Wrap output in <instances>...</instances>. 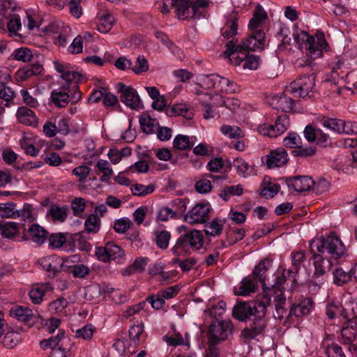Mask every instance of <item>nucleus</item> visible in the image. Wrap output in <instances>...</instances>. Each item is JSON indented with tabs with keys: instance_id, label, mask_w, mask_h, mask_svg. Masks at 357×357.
I'll return each mask as SVG.
<instances>
[{
	"instance_id": "6e6552de",
	"label": "nucleus",
	"mask_w": 357,
	"mask_h": 357,
	"mask_svg": "<svg viewBox=\"0 0 357 357\" xmlns=\"http://www.w3.org/2000/svg\"><path fill=\"white\" fill-rule=\"evenodd\" d=\"M118 93H121V101L132 109L139 110L143 108V104L137 91L131 86L119 82L116 84Z\"/></svg>"
},
{
	"instance_id": "423d86ee",
	"label": "nucleus",
	"mask_w": 357,
	"mask_h": 357,
	"mask_svg": "<svg viewBox=\"0 0 357 357\" xmlns=\"http://www.w3.org/2000/svg\"><path fill=\"white\" fill-rule=\"evenodd\" d=\"M314 86V73L304 74L287 86L284 91L294 98H305L309 96Z\"/></svg>"
},
{
	"instance_id": "412c9836",
	"label": "nucleus",
	"mask_w": 357,
	"mask_h": 357,
	"mask_svg": "<svg viewBox=\"0 0 357 357\" xmlns=\"http://www.w3.org/2000/svg\"><path fill=\"white\" fill-rule=\"evenodd\" d=\"M211 99H214L213 105L216 107L225 106L231 112L236 111L241 105V101L237 98H228L224 99L220 95L215 93L210 95Z\"/></svg>"
},
{
	"instance_id": "ea45409f",
	"label": "nucleus",
	"mask_w": 357,
	"mask_h": 357,
	"mask_svg": "<svg viewBox=\"0 0 357 357\" xmlns=\"http://www.w3.org/2000/svg\"><path fill=\"white\" fill-rule=\"evenodd\" d=\"M194 145V142H192L190 137L187 135H177L173 141V147L179 151H186L191 149Z\"/></svg>"
},
{
	"instance_id": "4468645a",
	"label": "nucleus",
	"mask_w": 357,
	"mask_h": 357,
	"mask_svg": "<svg viewBox=\"0 0 357 357\" xmlns=\"http://www.w3.org/2000/svg\"><path fill=\"white\" fill-rule=\"evenodd\" d=\"M286 183L289 188H293L295 191L302 192L312 189L314 185V181L310 176H298L295 177H289L285 178Z\"/></svg>"
},
{
	"instance_id": "338daca9",
	"label": "nucleus",
	"mask_w": 357,
	"mask_h": 357,
	"mask_svg": "<svg viewBox=\"0 0 357 357\" xmlns=\"http://www.w3.org/2000/svg\"><path fill=\"white\" fill-rule=\"evenodd\" d=\"M70 273L75 278H84L90 273V268L84 264H76L71 268Z\"/></svg>"
},
{
	"instance_id": "603ef678",
	"label": "nucleus",
	"mask_w": 357,
	"mask_h": 357,
	"mask_svg": "<svg viewBox=\"0 0 357 357\" xmlns=\"http://www.w3.org/2000/svg\"><path fill=\"white\" fill-rule=\"evenodd\" d=\"M8 18L9 20L7 22V27L10 36H17V31H19L22 26L20 17L19 15L14 13Z\"/></svg>"
},
{
	"instance_id": "f3484780",
	"label": "nucleus",
	"mask_w": 357,
	"mask_h": 357,
	"mask_svg": "<svg viewBox=\"0 0 357 357\" xmlns=\"http://www.w3.org/2000/svg\"><path fill=\"white\" fill-rule=\"evenodd\" d=\"M271 261L268 259L260 261L259 264L255 266L252 270V275H250L257 282L261 284L264 290L267 289L268 291H271V289L266 287V274L271 266Z\"/></svg>"
},
{
	"instance_id": "5701e85b",
	"label": "nucleus",
	"mask_w": 357,
	"mask_h": 357,
	"mask_svg": "<svg viewBox=\"0 0 357 357\" xmlns=\"http://www.w3.org/2000/svg\"><path fill=\"white\" fill-rule=\"evenodd\" d=\"M267 13L260 5L256 6L248 27L251 31L260 30L259 28L267 19Z\"/></svg>"
},
{
	"instance_id": "bb28decb",
	"label": "nucleus",
	"mask_w": 357,
	"mask_h": 357,
	"mask_svg": "<svg viewBox=\"0 0 357 357\" xmlns=\"http://www.w3.org/2000/svg\"><path fill=\"white\" fill-rule=\"evenodd\" d=\"M0 234L6 238H15L19 234L18 224L13 222H0Z\"/></svg>"
},
{
	"instance_id": "1a4fd4ad",
	"label": "nucleus",
	"mask_w": 357,
	"mask_h": 357,
	"mask_svg": "<svg viewBox=\"0 0 357 357\" xmlns=\"http://www.w3.org/2000/svg\"><path fill=\"white\" fill-rule=\"evenodd\" d=\"M96 255L100 261L107 262L109 260L120 261L124 257V251L113 242H108L105 247H98Z\"/></svg>"
},
{
	"instance_id": "f257e3e1",
	"label": "nucleus",
	"mask_w": 357,
	"mask_h": 357,
	"mask_svg": "<svg viewBox=\"0 0 357 357\" xmlns=\"http://www.w3.org/2000/svg\"><path fill=\"white\" fill-rule=\"evenodd\" d=\"M271 304V296L265 291L260 298L250 302H240L234 305L232 316L240 321H245L254 317L249 326L241 331L243 338L252 340L262 334L266 327L265 315L267 307Z\"/></svg>"
},
{
	"instance_id": "49530a36",
	"label": "nucleus",
	"mask_w": 357,
	"mask_h": 357,
	"mask_svg": "<svg viewBox=\"0 0 357 357\" xmlns=\"http://www.w3.org/2000/svg\"><path fill=\"white\" fill-rule=\"evenodd\" d=\"M221 132L229 138L239 139L243 137L242 130L236 126L223 125L220 128Z\"/></svg>"
},
{
	"instance_id": "a878e982",
	"label": "nucleus",
	"mask_w": 357,
	"mask_h": 357,
	"mask_svg": "<svg viewBox=\"0 0 357 357\" xmlns=\"http://www.w3.org/2000/svg\"><path fill=\"white\" fill-rule=\"evenodd\" d=\"M43 67L38 63H33L29 66L20 68L17 72V79L23 82L32 76H36L41 73Z\"/></svg>"
},
{
	"instance_id": "20e7f679",
	"label": "nucleus",
	"mask_w": 357,
	"mask_h": 357,
	"mask_svg": "<svg viewBox=\"0 0 357 357\" xmlns=\"http://www.w3.org/2000/svg\"><path fill=\"white\" fill-rule=\"evenodd\" d=\"M183 229L185 233L180 236L171 250L175 256L189 255L192 251L199 250L204 244L201 231L196 229L186 230L185 226L181 227L179 231L181 232Z\"/></svg>"
},
{
	"instance_id": "bf43d9fd",
	"label": "nucleus",
	"mask_w": 357,
	"mask_h": 357,
	"mask_svg": "<svg viewBox=\"0 0 357 357\" xmlns=\"http://www.w3.org/2000/svg\"><path fill=\"white\" fill-rule=\"evenodd\" d=\"M95 331V328L92 324H87L75 331V337L82 338L84 340L91 339Z\"/></svg>"
},
{
	"instance_id": "37998d69",
	"label": "nucleus",
	"mask_w": 357,
	"mask_h": 357,
	"mask_svg": "<svg viewBox=\"0 0 357 357\" xmlns=\"http://www.w3.org/2000/svg\"><path fill=\"white\" fill-rule=\"evenodd\" d=\"M290 123L289 116L286 114L280 115L276 119L275 124L272 125L274 128L276 137L284 133L289 127Z\"/></svg>"
},
{
	"instance_id": "4d7b16f0",
	"label": "nucleus",
	"mask_w": 357,
	"mask_h": 357,
	"mask_svg": "<svg viewBox=\"0 0 357 357\" xmlns=\"http://www.w3.org/2000/svg\"><path fill=\"white\" fill-rule=\"evenodd\" d=\"M38 263L44 270L50 273V275H56L59 271L53 259L50 257L42 258L38 261Z\"/></svg>"
},
{
	"instance_id": "9b49d317",
	"label": "nucleus",
	"mask_w": 357,
	"mask_h": 357,
	"mask_svg": "<svg viewBox=\"0 0 357 357\" xmlns=\"http://www.w3.org/2000/svg\"><path fill=\"white\" fill-rule=\"evenodd\" d=\"M210 207L208 204H198L185 215V220L190 224L204 223L208 220Z\"/></svg>"
},
{
	"instance_id": "052dcab7",
	"label": "nucleus",
	"mask_w": 357,
	"mask_h": 357,
	"mask_svg": "<svg viewBox=\"0 0 357 357\" xmlns=\"http://www.w3.org/2000/svg\"><path fill=\"white\" fill-rule=\"evenodd\" d=\"M317 149L314 146L303 147L300 145L296 150L292 151L294 155L301 158H307L314 155L316 153Z\"/></svg>"
},
{
	"instance_id": "c85d7f7f",
	"label": "nucleus",
	"mask_w": 357,
	"mask_h": 357,
	"mask_svg": "<svg viewBox=\"0 0 357 357\" xmlns=\"http://www.w3.org/2000/svg\"><path fill=\"white\" fill-rule=\"evenodd\" d=\"M257 284L255 279L248 275L243 279L238 287V291L236 294L240 296H248L256 291Z\"/></svg>"
},
{
	"instance_id": "f704fd0d",
	"label": "nucleus",
	"mask_w": 357,
	"mask_h": 357,
	"mask_svg": "<svg viewBox=\"0 0 357 357\" xmlns=\"http://www.w3.org/2000/svg\"><path fill=\"white\" fill-rule=\"evenodd\" d=\"M98 17L99 22L97 24V29L102 33L110 31L114 25V17L109 13H99Z\"/></svg>"
},
{
	"instance_id": "ddd939ff",
	"label": "nucleus",
	"mask_w": 357,
	"mask_h": 357,
	"mask_svg": "<svg viewBox=\"0 0 357 357\" xmlns=\"http://www.w3.org/2000/svg\"><path fill=\"white\" fill-rule=\"evenodd\" d=\"M313 253V264H314V277L319 278L326 273L329 272L333 266L332 259L327 257L321 253H316L315 250Z\"/></svg>"
},
{
	"instance_id": "9d476101",
	"label": "nucleus",
	"mask_w": 357,
	"mask_h": 357,
	"mask_svg": "<svg viewBox=\"0 0 357 357\" xmlns=\"http://www.w3.org/2000/svg\"><path fill=\"white\" fill-rule=\"evenodd\" d=\"M314 306L312 298H306L301 301L298 303L291 305L290 310L284 319L283 325L288 326L290 325L293 316L296 317H305L310 314Z\"/></svg>"
},
{
	"instance_id": "4be33fe9",
	"label": "nucleus",
	"mask_w": 357,
	"mask_h": 357,
	"mask_svg": "<svg viewBox=\"0 0 357 357\" xmlns=\"http://www.w3.org/2000/svg\"><path fill=\"white\" fill-rule=\"evenodd\" d=\"M16 116L20 123L33 126L38 124V119L35 113L26 107H19L17 110Z\"/></svg>"
},
{
	"instance_id": "c03bdc74",
	"label": "nucleus",
	"mask_w": 357,
	"mask_h": 357,
	"mask_svg": "<svg viewBox=\"0 0 357 357\" xmlns=\"http://www.w3.org/2000/svg\"><path fill=\"white\" fill-rule=\"evenodd\" d=\"M154 234L155 236V242L157 246L162 250L167 249L171 238L170 232L166 230L156 231L154 232Z\"/></svg>"
},
{
	"instance_id": "0e129e2a",
	"label": "nucleus",
	"mask_w": 357,
	"mask_h": 357,
	"mask_svg": "<svg viewBox=\"0 0 357 357\" xmlns=\"http://www.w3.org/2000/svg\"><path fill=\"white\" fill-rule=\"evenodd\" d=\"M218 79V75H205L199 84L204 89H216Z\"/></svg>"
},
{
	"instance_id": "dca6fc26",
	"label": "nucleus",
	"mask_w": 357,
	"mask_h": 357,
	"mask_svg": "<svg viewBox=\"0 0 357 357\" xmlns=\"http://www.w3.org/2000/svg\"><path fill=\"white\" fill-rule=\"evenodd\" d=\"M342 343L348 346L351 353L357 351V331L353 326H344L341 331Z\"/></svg>"
},
{
	"instance_id": "c9c22d12",
	"label": "nucleus",
	"mask_w": 357,
	"mask_h": 357,
	"mask_svg": "<svg viewBox=\"0 0 357 357\" xmlns=\"http://www.w3.org/2000/svg\"><path fill=\"white\" fill-rule=\"evenodd\" d=\"M223 222L219 218H215L204 225V232L206 236H219L223 229Z\"/></svg>"
},
{
	"instance_id": "864d4df0",
	"label": "nucleus",
	"mask_w": 357,
	"mask_h": 357,
	"mask_svg": "<svg viewBox=\"0 0 357 357\" xmlns=\"http://www.w3.org/2000/svg\"><path fill=\"white\" fill-rule=\"evenodd\" d=\"M15 97V91L5 83H0V98L6 102V106L9 107V102Z\"/></svg>"
},
{
	"instance_id": "79ce46f5",
	"label": "nucleus",
	"mask_w": 357,
	"mask_h": 357,
	"mask_svg": "<svg viewBox=\"0 0 357 357\" xmlns=\"http://www.w3.org/2000/svg\"><path fill=\"white\" fill-rule=\"evenodd\" d=\"M100 227V219L96 214L89 215L85 220L84 229L88 233H97Z\"/></svg>"
},
{
	"instance_id": "a211bd4d",
	"label": "nucleus",
	"mask_w": 357,
	"mask_h": 357,
	"mask_svg": "<svg viewBox=\"0 0 357 357\" xmlns=\"http://www.w3.org/2000/svg\"><path fill=\"white\" fill-rule=\"evenodd\" d=\"M287 94L284 91V93L273 96L271 98V105L278 110L285 112H291L294 107V100Z\"/></svg>"
},
{
	"instance_id": "de8ad7c7",
	"label": "nucleus",
	"mask_w": 357,
	"mask_h": 357,
	"mask_svg": "<svg viewBox=\"0 0 357 357\" xmlns=\"http://www.w3.org/2000/svg\"><path fill=\"white\" fill-rule=\"evenodd\" d=\"M109 166V162L105 160H100L97 162L96 167L102 173V175L100 178V181L106 182L112 176L113 172Z\"/></svg>"
},
{
	"instance_id": "0eeeda50",
	"label": "nucleus",
	"mask_w": 357,
	"mask_h": 357,
	"mask_svg": "<svg viewBox=\"0 0 357 357\" xmlns=\"http://www.w3.org/2000/svg\"><path fill=\"white\" fill-rule=\"evenodd\" d=\"M233 332V324L229 320L213 321L208 329L209 344L215 345L226 340Z\"/></svg>"
},
{
	"instance_id": "cd10ccee",
	"label": "nucleus",
	"mask_w": 357,
	"mask_h": 357,
	"mask_svg": "<svg viewBox=\"0 0 357 357\" xmlns=\"http://www.w3.org/2000/svg\"><path fill=\"white\" fill-rule=\"evenodd\" d=\"M318 121L326 129L338 134H342L344 132V120L322 116Z\"/></svg>"
},
{
	"instance_id": "13d9d810",
	"label": "nucleus",
	"mask_w": 357,
	"mask_h": 357,
	"mask_svg": "<svg viewBox=\"0 0 357 357\" xmlns=\"http://www.w3.org/2000/svg\"><path fill=\"white\" fill-rule=\"evenodd\" d=\"M188 111V107L185 104H174L171 107H168L166 113L168 116H185Z\"/></svg>"
},
{
	"instance_id": "b1692460",
	"label": "nucleus",
	"mask_w": 357,
	"mask_h": 357,
	"mask_svg": "<svg viewBox=\"0 0 357 357\" xmlns=\"http://www.w3.org/2000/svg\"><path fill=\"white\" fill-rule=\"evenodd\" d=\"M27 234L32 241L38 245L43 244L47 238L48 232L38 224L31 225L28 229Z\"/></svg>"
},
{
	"instance_id": "aec40b11",
	"label": "nucleus",
	"mask_w": 357,
	"mask_h": 357,
	"mask_svg": "<svg viewBox=\"0 0 357 357\" xmlns=\"http://www.w3.org/2000/svg\"><path fill=\"white\" fill-rule=\"evenodd\" d=\"M250 36L244 40L249 50L262 49L265 40V33L262 30L252 31Z\"/></svg>"
},
{
	"instance_id": "c756f323",
	"label": "nucleus",
	"mask_w": 357,
	"mask_h": 357,
	"mask_svg": "<svg viewBox=\"0 0 357 357\" xmlns=\"http://www.w3.org/2000/svg\"><path fill=\"white\" fill-rule=\"evenodd\" d=\"M206 177L199 179L195 183V189L199 193H207L211 190L212 185L207 178H212L213 181L227 178L226 176H214L211 174H206Z\"/></svg>"
},
{
	"instance_id": "4c0bfd02",
	"label": "nucleus",
	"mask_w": 357,
	"mask_h": 357,
	"mask_svg": "<svg viewBox=\"0 0 357 357\" xmlns=\"http://www.w3.org/2000/svg\"><path fill=\"white\" fill-rule=\"evenodd\" d=\"M243 192V188L241 184L236 185H227L221 190L219 196L224 201L227 202L231 197L240 196Z\"/></svg>"
},
{
	"instance_id": "f03ea898",
	"label": "nucleus",
	"mask_w": 357,
	"mask_h": 357,
	"mask_svg": "<svg viewBox=\"0 0 357 357\" xmlns=\"http://www.w3.org/2000/svg\"><path fill=\"white\" fill-rule=\"evenodd\" d=\"M208 5L206 0H165L159 8L163 14L169 12V6L176 8V13L178 18L188 20L191 18L199 19L203 10Z\"/></svg>"
},
{
	"instance_id": "8fccbe9b",
	"label": "nucleus",
	"mask_w": 357,
	"mask_h": 357,
	"mask_svg": "<svg viewBox=\"0 0 357 357\" xmlns=\"http://www.w3.org/2000/svg\"><path fill=\"white\" fill-rule=\"evenodd\" d=\"M283 144L284 146L294 149L295 150L302 144L301 137L295 132H289L284 138Z\"/></svg>"
},
{
	"instance_id": "7c9ffc66",
	"label": "nucleus",
	"mask_w": 357,
	"mask_h": 357,
	"mask_svg": "<svg viewBox=\"0 0 357 357\" xmlns=\"http://www.w3.org/2000/svg\"><path fill=\"white\" fill-rule=\"evenodd\" d=\"M274 301L275 303V314H274L275 318L279 320H282L284 318H286L285 315H287V312L284 307V305L286 303V298L284 295V293L280 291V294H277L275 296H274Z\"/></svg>"
},
{
	"instance_id": "f8f14e48",
	"label": "nucleus",
	"mask_w": 357,
	"mask_h": 357,
	"mask_svg": "<svg viewBox=\"0 0 357 357\" xmlns=\"http://www.w3.org/2000/svg\"><path fill=\"white\" fill-rule=\"evenodd\" d=\"M9 315L19 321L29 324V326H33L36 319H39L38 316L33 314L32 310L21 305L12 307L9 310Z\"/></svg>"
},
{
	"instance_id": "774afa93",
	"label": "nucleus",
	"mask_w": 357,
	"mask_h": 357,
	"mask_svg": "<svg viewBox=\"0 0 357 357\" xmlns=\"http://www.w3.org/2000/svg\"><path fill=\"white\" fill-rule=\"evenodd\" d=\"M71 208L75 215L80 216L86 208L84 199L77 197L73 199L71 202Z\"/></svg>"
},
{
	"instance_id": "6ab92c4d",
	"label": "nucleus",
	"mask_w": 357,
	"mask_h": 357,
	"mask_svg": "<svg viewBox=\"0 0 357 357\" xmlns=\"http://www.w3.org/2000/svg\"><path fill=\"white\" fill-rule=\"evenodd\" d=\"M70 87L62 85L59 89H54L51 93L53 103L59 107H64L70 102Z\"/></svg>"
},
{
	"instance_id": "e433bc0d",
	"label": "nucleus",
	"mask_w": 357,
	"mask_h": 357,
	"mask_svg": "<svg viewBox=\"0 0 357 357\" xmlns=\"http://www.w3.org/2000/svg\"><path fill=\"white\" fill-rule=\"evenodd\" d=\"M260 58L255 54H245L244 59L241 61H234V65L238 66L242 63L244 69L256 70L259 64Z\"/></svg>"
},
{
	"instance_id": "58836bf2",
	"label": "nucleus",
	"mask_w": 357,
	"mask_h": 357,
	"mask_svg": "<svg viewBox=\"0 0 357 357\" xmlns=\"http://www.w3.org/2000/svg\"><path fill=\"white\" fill-rule=\"evenodd\" d=\"M333 283L342 286L351 280V274L350 270L345 271L342 268H335L333 272Z\"/></svg>"
},
{
	"instance_id": "a18cd8bd",
	"label": "nucleus",
	"mask_w": 357,
	"mask_h": 357,
	"mask_svg": "<svg viewBox=\"0 0 357 357\" xmlns=\"http://www.w3.org/2000/svg\"><path fill=\"white\" fill-rule=\"evenodd\" d=\"M17 211L16 204L14 202L0 204V216L2 218H16Z\"/></svg>"
},
{
	"instance_id": "3c124183",
	"label": "nucleus",
	"mask_w": 357,
	"mask_h": 357,
	"mask_svg": "<svg viewBox=\"0 0 357 357\" xmlns=\"http://www.w3.org/2000/svg\"><path fill=\"white\" fill-rule=\"evenodd\" d=\"M50 215L54 221L63 222L65 221L68 215L67 208L65 206H52L50 209Z\"/></svg>"
},
{
	"instance_id": "a19ab883",
	"label": "nucleus",
	"mask_w": 357,
	"mask_h": 357,
	"mask_svg": "<svg viewBox=\"0 0 357 357\" xmlns=\"http://www.w3.org/2000/svg\"><path fill=\"white\" fill-rule=\"evenodd\" d=\"M155 189V185L151 183L148 185H144L139 183H136L130 187V190L134 196L144 197L147 195L151 194Z\"/></svg>"
},
{
	"instance_id": "09e8293b",
	"label": "nucleus",
	"mask_w": 357,
	"mask_h": 357,
	"mask_svg": "<svg viewBox=\"0 0 357 357\" xmlns=\"http://www.w3.org/2000/svg\"><path fill=\"white\" fill-rule=\"evenodd\" d=\"M11 56L17 61L27 62L31 60L33 54L29 48L22 47L15 50Z\"/></svg>"
},
{
	"instance_id": "680f3d73",
	"label": "nucleus",
	"mask_w": 357,
	"mask_h": 357,
	"mask_svg": "<svg viewBox=\"0 0 357 357\" xmlns=\"http://www.w3.org/2000/svg\"><path fill=\"white\" fill-rule=\"evenodd\" d=\"M66 241V237L61 233L52 234L49 237V245L54 248H60Z\"/></svg>"
},
{
	"instance_id": "69168bd1",
	"label": "nucleus",
	"mask_w": 357,
	"mask_h": 357,
	"mask_svg": "<svg viewBox=\"0 0 357 357\" xmlns=\"http://www.w3.org/2000/svg\"><path fill=\"white\" fill-rule=\"evenodd\" d=\"M17 215L16 218H21L22 220L32 222L33 217L32 215V206L29 204H24L22 209H17Z\"/></svg>"
},
{
	"instance_id": "5fc2aeb1",
	"label": "nucleus",
	"mask_w": 357,
	"mask_h": 357,
	"mask_svg": "<svg viewBox=\"0 0 357 357\" xmlns=\"http://www.w3.org/2000/svg\"><path fill=\"white\" fill-rule=\"evenodd\" d=\"M46 289L44 286H37L29 291V297L34 304H40L45 295Z\"/></svg>"
},
{
	"instance_id": "72a5a7b5",
	"label": "nucleus",
	"mask_w": 357,
	"mask_h": 357,
	"mask_svg": "<svg viewBox=\"0 0 357 357\" xmlns=\"http://www.w3.org/2000/svg\"><path fill=\"white\" fill-rule=\"evenodd\" d=\"M142 130L146 134H152L158 130L159 123L156 119L151 118L148 114H142L139 119Z\"/></svg>"
},
{
	"instance_id": "e2e57ef3",
	"label": "nucleus",
	"mask_w": 357,
	"mask_h": 357,
	"mask_svg": "<svg viewBox=\"0 0 357 357\" xmlns=\"http://www.w3.org/2000/svg\"><path fill=\"white\" fill-rule=\"evenodd\" d=\"M84 298L88 301H93L100 297V287L97 284L89 285L84 289Z\"/></svg>"
},
{
	"instance_id": "2f4dec72",
	"label": "nucleus",
	"mask_w": 357,
	"mask_h": 357,
	"mask_svg": "<svg viewBox=\"0 0 357 357\" xmlns=\"http://www.w3.org/2000/svg\"><path fill=\"white\" fill-rule=\"evenodd\" d=\"M238 29V19L233 15L229 16L225 25L221 29L222 36L227 39H229L237 33Z\"/></svg>"
},
{
	"instance_id": "393cba45",
	"label": "nucleus",
	"mask_w": 357,
	"mask_h": 357,
	"mask_svg": "<svg viewBox=\"0 0 357 357\" xmlns=\"http://www.w3.org/2000/svg\"><path fill=\"white\" fill-rule=\"evenodd\" d=\"M342 318L348 323L357 324V302L350 301L342 305Z\"/></svg>"
},
{
	"instance_id": "6e6d98bb",
	"label": "nucleus",
	"mask_w": 357,
	"mask_h": 357,
	"mask_svg": "<svg viewBox=\"0 0 357 357\" xmlns=\"http://www.w3.org/2000/svg\"><path fill=\"white\" fill-rule=\"evenodd\" d=\"M324 353L328 357H346L342 347L334 342L325 347Z\"/></svg>"
},
{
	"instance_id": "473e14b6",
	"label": "nucleus",
	"mask_w": 357,
	"mask_h": 357,
	"mask_svg": "<svg viewBox=\"0 0 357 357\" xmlns=\"http://www.w3.org/2000/svg\"><path fill=\"white\" fill-rule=\"evenodd\" d=\"M226 47L227 49L224 52V54L229 58L230 61H232L234 58L235 54H244L249 50L244 40L242 41L241 44L238 45H236V43L234 40L229 41L226 45Z\"/></svg>"
},
{
	"instance_id": "2eb2a0df",
	"label": "nucleus",
	"mask_w": 357,
	"mask_h": 357,
	"mask_svg": "<svg viewBox=\"0 0 357 357\" xmlns=\"http://www.w3.org/2000/svg\"><path fill=\"white\" fill-rule=\"evenodd\" d=\"M288 161L287 153L283 148L270 151L266 155V163L268 168L279 167L285 165Z\"/></svg>"
},
{
	"instance_id": "7ed1b4c3",
	"label": "nucleus",
	"mask_w": 357,
	"mask_h": 357,
	"mask_svg": "<svg viewBox=\"0 0 357 357\" xmlns=\"http://www.w3.org/2000/svg\"><path fill=\"white\" fill-rule=\"evenodd\" d=\"M311 252L314 250L324 255L332 260L338 261L346 255V248L342 240L337 234L331 231L325 237L314 240L310 244Z\"/></svg>"
},
{
	"instance_id": "39448f33",
	"label": "nucleus",
	"mask_w": 357,
	"mask_h": 357,
	"mask_svg": "<svg viewBox=\"0 0 357 357\" xmlns=\"http://www.w3.org/2000/svg\"><path fill=\"white\" fill-rule=\"evenodd\" d=\"M328 43L324 35L314 38L310 36L307 43H304L303 48L306 51V60L298 59L296 62L297 68L311 66L312 61L322 55L323 51L326 50Z\"/></svg>"
}]
</instances>
